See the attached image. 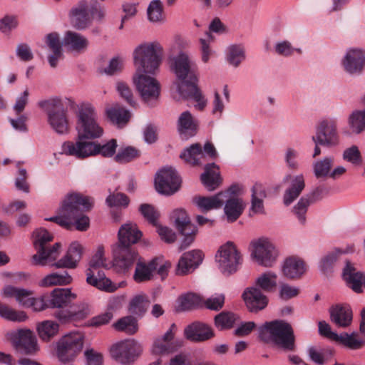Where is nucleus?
I'll return each mask as SVG.
<instances>
[{
  "mask_svg": "<svg viewBox=\"0 0 365 365\" xmlns=\"http://www.w3.org/2000/svg\"><path fill=\"white\" fill-rule=\"evenodd\" d=\"M163 48L158 43H143L133 52L136 73L133 82L143 101L149 106L158 99L160 87L156 79L145 73L155 74L162 61Z\"/></svg>",
  "mask_w": 365,
  "mask_h": 365,
  "instance_id": "obj_1",
  "label": "nucleus"
},
{
  "mask_svg": "<svg viewBox=\"0 0 365 365\" xmlns=\"http://www.w3.org/2000/svg\"><path fill=\"white\" fill-rule=\"evenodd\" d=\"M170 68L179 81L178 89L180 95L185 98H192L197 103L195 107L202 110L207 100L197 86L199 72L195 62L187 53L180 52L170 58Z\"/></svg>",
  "mask_w": 365,
  "mask_h": 365,
  "instance_id": "obj_2",
  "label": "nucleus"
},
{
  "mask_svg": "<svg viewBox=\"0 0 365 365\" xmlns=\"http://www.w3.org/2000/svg\"><path fill=\"white\" fill-rule=\"evenodd\" d=\"M93 206L91 198L80 193H71L66 196L58 210V215L48 219L60 226L71 230L74 226L79 231H86L89 227L88 217L83 212L88 211Z\"/></svg>",
  "mask_w": 365,
  "mask_h": 365,
  "instance_id": "obj_3",
  "label": "nucleus"
},
{
  "mask_svg": "<svg viewBox=\"0 0 365 365\" xmlns=\"http://www.w3.org/2000/svg\"><path fill=\"white\" fill-rule=\"evenodd\" d=\"M76 130L78 139L76 143L65 142L62 145V151L67 155L76 156L78 153L84 150L80 146V143H92L91 140L102 136L103 129L97 122V115L94 108L91 105H83L78 113Z\"/></svg>",
  "mask_w": 365,
  "mask_h": 365,
  "instance_id": "obj_4",
  "label": "nucleus"
},
{
  "mask_svg": "<svg viewBox=\"0 0 365 365\" xmlns=\"http://www.w3.org/2000/svg\"><path fill=\"white\" fill-rule=\"evenodd\" d=\"M118 241L112 246L114 265L118 272L128 271L138 255L132 247L141 237L142 233L135 224H125L118 231Z\"/></svg>",
  "mask_w": 365,
  "mask_h": 365,
  "instance_id": "obj_5",
  "label": "nucleus"
},
{
  "mask_svg": "<svg viewBox=\"0 0 365 365\" xmlns=\"http://www.w3.org/2000/svg\"><path fill=\"white\" fill-rule=\"evenodd\" d=\"M259 337L287 351L295 350V336L292 326L282 320L266 322L259 329Z\"/></svg>",
  "mask_w": 365,
  "mask_h": 365,
  "instance_id": "obj_6",
  "label": "nucleus"
},
{
  "mask_svg": "<svg viewBox=\"0 0 365 365\" xmlns=\"http://www.w3.org/2000/svg\"><path fill=\"white\" fill-rule=\"evenodd\" d=\"M109 268L110 264L104 257V247L99 246L96 254L92 257L89 267L86 271V282L98 289L108 292H113L117 287L111 280L106 277L103 271L100 268Z\"/></svg>",
  "mask_w": 365,
  "mask_h": 365,
  "instance_id": "obj_7",
  "label": "nucleus"
},
{
  "mask_svg": "<svg viewBox=\"0 0 365 365\" xmlns=\"http://www.w3.org/2000/svg\"><path fill=\"white\" fill-rule=\"evenodd\" d=\"M34 245L36 254L31 258V262L34 265L44 266L56 259L59 255V249L61 245L58 242L50 245L53 240V235L46 230L40 228L34 232Z\"/></svg>",
  "mask_w": 365,
  "mask_h": 365,
  "instance_id": "obj_8",
  "label": "nucleus"
},
{
  "mask_svg": "<svg viewBox=\"0 0 365 365\" xmlns=\"http://www.w3.org/2000/svg\"><path fill=\"white\" fill-rule=\"evenodd\" d=\"M38 105L46 113L47 122L56 133L65 135L69 132L67 109L64 107L61 99L52 98L41 101Z\"/></svg>",
  "mask_w": 365,
  "mask_h": 365,
  "instance_id": "obj_9",
  "label": "nucleus"
},
{
  "mask_svg": "<svg viewBox=\"0 0 365 365\" xmlns=\"http://www.w3.org/2000/svg\"><path fill=\"white\" fill-rule=\"evenodd\" d=\"M83 346V336L75 332L63 336L57 343L56 354L63 363L73 361L80 354Z\"/></svg>",
  "mask_w": 365,
  "mask_h": 365,
  "instance_id": "obj_10",
  "label": "nucleus"
},
{
  "mask_svg": "<svg viewBox=\"0 0 365 365\" xmlns=\"http://www.w3.org/2000/svg\"><path fill=\"white\" fill-rule=\"evenodd\" d=\"M216 261L221 272L230 274L239 269L242 262V258L234 243L227 242L218 250Z\"/></svg>",
  "mask_w": 365,
  "mask_h": 365,
  "instance_id": "obj_11",
  "label": "nucleus"
},
{
  "mask_svg": "<svg viewBox=\"0 0 365 365\" xmlns=\"http://www.w3.org/2000/svg\"><path fill=\"white\" fill-rule=\"evenodd\" d=\"M141 345L133 339L122 341L113 345L110 350L111 356L118 362L129 365L141 354Z\"/></svg>",
  "mask_w": 365,
  "mask_h": 365,
  "instance_id": "obj_12",
  "label": "nucleus"
},
{
  "mask_svg": "<svg viewBox=\"0 0 365 365\" xmlns=\"http://www.w3.org/2000/svg\"><path fill=\"white\" fill-rule=\"evenodd\" d=\"M318 326L319 332L322 336L339 342L350 349H360L365 345V340L357 338V332H353L351 334L343 333L341 334H338L331 330L330 325L325 321H320L318 324Z\"/></svg>",
  "mask_w": 365,
  "mask_h": 365,
  "instance_id": "obj_13",
  "label": "nucleus"
},
{
  "mask_svg": "<svg viewBox=\"0 0 365 365\" xmlns=\"http://www.w3.org/2000/svg\"><path fill=\"white\" fill-rule=\"evenodd\" d=\"M312 140L328 148L336 145L339 143L336 120L331 118L322 120L317 126Z\"/></svg>",
  "mask_w": 365,
  "mask_h": 365,
  "instance_id": "obj_14",
  "label": "nucleus"
},
{
  "mask_svg": "<svg viewBox=\"0 0 365 365\" xmlns=\"http://www.w3.org/2000/svg\"><path fill=\"white\" fill-rule=\"evenodd\" d=\"M181 180L173 168H164L157 173L155 179L156 190L165 195L176 192L180 187Z\"/></svg>",
  "mask_w": 365,
  "mask_h": 365,
  "instance_id": "obj_15",
  "label": "nucleus"
},
{
  "mask_svg": "<svg viewBox=\"0 0 365 365\" xmlns=\"http://www.w3.org/2000/svg\"><path fill=\"white\" fill-rule=\"evenodd\" d=\"M205 154L212 160H215L218 157L217 152L211 142H207L203 148L200 143H194L184 150L180 157L186 163L192 165H197L202 163Z\"/></svg>",
  "mask_w": 365,
  "mask_h": 365,
  "instance_id": "obj_16",
  "label": "nucleus"
},
{
  "mask_svg": "<svg viewBox=\"0 0 365 365\" xmlns=\"http://www.w3.org/2000/svg\"><path fill=\"white\" fill-rule=\"evenodd\" d=\"M252 255L259 264L269 267L276 262L278 252L268 239L262 238L255 242Z\"/></svg>",
  "mask_w": 365,
  "mask_h": 365,
  "instance_id": "obj_17",
  "label": "nucleus"
},
{
  "mask_svg": "<svg viewBox=\"0 0 365 365\" xmlns=\"http://www.w3.org/2000/svg\"><path fill=\"white\" fill-rule=\"evenodd\" d=\"M71 23L78 30L88 28L92 23L94 10L85 1H81L71 10Z\"/></svg>",
  "mask_w": 365,
  "mask_h": 365,
  "instance_id": "obj_18",
  "label": "nucleus"
},
{
  "mask_svg": "<svg viewBox=\"0 0 365 365\" xmlns=\"http://www.w3.org/2000/svg\"><path fill=\"white\" fill-rule=\"evenodd\" d=\"M80 146H82L84 150L81 153H78L75 157L79 159L86 158L89 156L101 155L103 157L113 156L117 148V141L115 139H111L107 143L101 145L95 142L92 143H80Z\"/></svg>",
  "mask_w": 365,
  "mask_h": 365,
  "instance_id": "obj_19",
  "label": "nucleus"
},
{
  "mask_svg": "<svg viewBox=\"0 0 365 365\" xmlns=\"http://www.w3.org/2000/svg\"><path fill=\"white\" fill-rule=\"evenodd\" d=\"M327 190L324 186L316 187L311 193L306 195L300 198L297 204L294 207V212L299 221L304 224L306 221L305 215L308 207L313 202L322 199L327 194Z\"/></svg>",
  "mask_w": 365,
  "mask_h": 365,
  "instance_id": "obj_20",
  "label": "nucleus"
},
{
  "mask_svg": "<svg viewBox=\"0 0 365 365\" xmlns=\"http://www.w3.org/2000/svg\"><path fill=\"white\" fill-rule=\"evenodd\" d=\"M247 309L252 312L264 309L268 304V298L257 287H250L242 294Z\"/></svg>",
  "mask_w": 365,
  "mask_h": 365,
  "instance_id": "obj_21",
  "label": "nucleus"
},
{
  "mask_svg": "<svg viewBox=\"0 0 365 365\" xmlns=\"http://www.w3.org/2000/svg\"><path fill=\"white\" fill-rule=\"evenodd\" d=\"M203 254L200 250H192L184 253L180 258L176 273L178 275L187 274L197 268L202 262Z\"/></svg>",
  "mask_w": 365,
  "mask_h": 365,
  "instance_id": "obj_22",
  "label": "nucleus"
},
{
  "mask_svg": "<svg viewBox=\"0 0 365 365\" xmlns=\"http://www.w3.org/2000/svg\"><path fill=\"white\" fill-rule=\"evenodd\" d=\"M291 180L289 187L285 190L283 200L285 205H289L292 203L302 193L305 187L304 178L302 174L292 176L287 175L284 179V182Z\"/></svg>",
  "mask_w": 365,
  "mask_h": 365,
  "instance_id": "obj_23",
  "label": "nucleus"
},
{
  "mask_svg": "<svg viewBox=\"0 0 365 365\" xmlns=\"http://www.w3.org/2000/svg\"><path fill=\"white\" fill-rule=\"evenodd\" d=\"M342 277L349 287L356 293L362 292V285L365 284V275L361 272L357 271L354 264L350 261L346 262Z\"/></svg>",
  "mask_w": 365,
  "mask_h": 365,
  "instance_id": "obj_24",
  "label": "nucleus"
},
{
  "mask_svg": "<svg viewBox=\"0 0 365 365\" xmlns=\"http://www.w3.org/2000/svg\"><path fill=\"white\" fill-rule=\"evenodd\" d=\"M330 319L338 327H348L352 322L353 314L348 304H336L329 308Z\"/></svg>",
  "mask_w": 365,
  "mask_h": 365,
  "instance_id": "obj_25",
  "label": "nucleus"
},
{
  "mask_svg": "<svg viewBox=\"0 0 365 365\" xmlns=\"http://www.w3.org/2000/svg\"><path fill=\"white\" fill-rule=\"evenodd\" d=\"M365 65V51L360 49H352L347 52L343 60V66L350 74H359Z\"/></svg>",
  "mask_w": 365,
  "mask_h": 365,
  "instance_id": "obj_26",
  "label": "nucleus"
},
{
  "mask_svg": "<svg viewBox=\"0 0 365 365\" xmlns=\"http://www.w3.org/2000/svg\"><path fill=\"white\" fill-rule=\"evenodd\" d=\"M175 329H176V326L173 324L163 337L158 338L154 341L152 349L154 354H168L176 349L178 346L173 340Z\"/></svg>",
  "mask_w": 365,
  "mask_h": 365,
  "instance_id": "obj_27",
  "label": "nucleus"
},
{
  "mask_svg": "<svg viewBox=\"0 0 365 365\" xmlns=\"http://www.w3.org/2000/svg\"><path fill=\"white\" fill-rule=\"evenodd\" d=\"M227 192H218L212 196H195L192 202L202 212H207L211 210L220 208L225 203Z\"/></svg>",
  "mask_w": 365,
  "mask_h": 365,
  "instance_id": "obj_28",
  "label": "nucleus"
},
{
  "mask_svg": "<svg viewBox=\"0 0 365 365\" xmlns=\"http://www.w3.org/2000/svg\"><path fill=\"white\" fill-rule=\"evenodd\" d=\"M83 247L77 242L71 244L66 255L53 264L57 268H75L82 257Z\"/></svg>",
  "mask_w": 365,
  "mask_h": 365,
  "instance_id": "obj_29",
  "label": "nucleus"
},
{
  "mask_svg": "<svg viewBox=\"0 0 365 365\" xmlns=\"http://www.w3.org/2000/svg\"><path fill=\"white\" fill-rule=\"evenodd\" d=\"M62 44L70 51L83 53L88 48L89 41L79 33L67 31L64 34Z\"/></svg>",
  "mask_w": 365,
  "mask_h": 365,
  "instance_id": "obj_30",
  "label": "nucleus"
},
{
  "mask_svg": "<svg viewBox=\"0 0 365 365\" xmlns=\"http://www.w3.org/2000/svg\"><path fill=\"white\" fill-rule=\"evenodd\" d=\"M185 335L190 341H203L214 336V332L207 325L194 322L185 328Z\"/></svg>",
  "mask_w": 365,
  "mask_h": 365,
  "instance_id": "obj_31",
  "label": "nucleus"
},
{
  "mask_svg": "<svg viewBox=\"0 0 365 365\" xmlns=\"http://www.w3.org/2000/svg\"><path fill=\"white\" fill-rule=\"evenodd\" d=\"M178 130L183 139L194 136L197 131V120L189 111L182 112L178 120Z\"/></svg>",
  "mask_w": 365,
  "mask_h": 365,
  "instance_id": "obj_32",
  "label": "nucleus"
},
{
  "mask_svg": "<svg viewBox=\"0 0 365 365\" xmlns=\"http://www.w3.org/2000/svg\"><path fill=\"white\" fill-rule=\"evenodd\" d=\"M201 181L209 191L217 189L222 183L219 167L214 163L205 166V172L200 176Z\"/></svg>",
  "mask_w": 365,
  "mask_h": 365,
  "instance_id": "obj_33",
  "label": "nucleus"
},
{
  "mask_svg": "<svg viewBox=\"0 0 365 365\" xmlns=\"http://www.w3.org/2000/svg\"><path fill=\"white\" fill-rule=\"evenodd\" d=\"M51 308H61L68 306L76 298V294L69 289L56 288L48 294Z\"/></svg>",
  "mask_w": 365,
  "mask_h": 365,
  "instance_id": "obj_34",
  "label": "nucleus"
},
{
  "mask_svg": "<svg viewBox=\"0 0 365 365\" xmlns=\"http://www.w3.org/2000/svg\"><path fill=\"white\" fill-rule=\"evenodd\" d=\"M283 274L289 279L301 277L306 272L304 262L297 257H290L286 259L282 268Z\"/></svg>",
  "mask_w": 365,
  "mask_h": 365,
  "instance_id": "obj_35",
  "label": "nucleus"
},
{
  "mask_svg": "<svg viewBox=\"0 0 365 365\" xmlns=\"http://www.w3.org/2000/svg\"><path fill=\"white\" fill-rule=\"evenodd\" d=\"M16 347L25 354H32L37 351V340L34 334L30 330H19Z\"/></svg>",
  "mask_w": 365,
  "mask_h": 365,
  "instance_id": "obj_36",
  "label": "nucleus"
},
{
  "mask_svg": "<svg viewBox=\"0 0 365 365\" xmlns=\"http://www.w3.org/2000/svg\"><path fill=\"white\" fill-rule=\"evenodd\" d=\"M158 266V258L152 259L148 264L138 262L133 274V279L137 283L150 281L153 277V272L157 269Z\"/></svg>",
  "mask_w": 365,
  "mask_h": 365,
  "instance_id": "obj_37",
  "label": "nucleus"
},
{
  "mask_svg": "<svg viewBox=\"0 0 365 365\" xmlns=\"http://www.w3.org/2000/svg\"><path fill=\"white\" fill-rule=\"evenodd\" d=\"M46 43L53 52L48 58V63L52 68H56L58 59L62 56L61 43L59 35L57 33H51L46 37Z\"/></svg>",
  "mask_w": 365,
  "mask_h": 365,
  "instance_id": "obj_38",
  "label": "nucleus"
},
{
  "mask_svg": "<svg viewBox=\"0 0 365 365\" xmlns=\"http://www.w3.org/2000/svg\"><path fill=\"white\" fill-rule=\"evenodd\" d=\"M106 115L112 123L119 128L126 125L130 118V112L118 104L107 109Z\"/></svg>",
  "mask_w": 365,
  "mask_h": 365,
  "instance_id": "obj_39",
  "label": "nucleus"
},
{
  "mask_svg": "<svg viewBox=\"0 0 365 365\" xmlns=\"http://www.w3.org/2000/svg\"><path fill=\"white\" fill-rule=\"evenodd\" d=\"M225 214L227 221L233 222L242 215L244 210L242 200L237 197H230L225 199Z\"/></svg>",
  "mask_w": 365,
  "mask_h": 365,
  "instance_id": "obj_40",
  "label": "nucleus"
},
{
  "mask_svg": "<svg viewBox=\"0 0 365 365\" xmlns=\"http://www.w3.org/2000/svg\"><path fill=\"white\" fill-rule=\"evenodd\" d=\"M267 197L264 187L261 184H255L252 188L251 210L255 213H264L263 200Z\"/></svg>",
  "mask_w": 365,
  "mask_h": 365,
  "instance_id": "obj_41",
  "label": "nucleus"
},
{
  "mask_svg": "<svg viewBox=\"0 0 365 365\" xmlns=\"http://www.w3.org/2000/svg\"><path fill=\"white\" fill-rule=\"evenodd\" d=\"M352 252H354L353 246L348 247L346 250H342L339 248L334 249L321 259L320 269L322 272L324 274L328 273L331 271L334 264L341 255Z\"/></svg>",
  "mask_w": 365,
  "mask_h": 365,
  "instance_id": "obj_42",
  "label": "nucleus"
},
{
  "mask_svg": "<svg viewBox=\"0 0 365 365\" xmlns=\"http://www.w3.org/2000/svg\"><path fill=\"white\" fill-rule=\"evenodd\" d=\"M245 58V50L242 45L233 44L227 48L226 59L231 66L238 67Z\"/></svg>",
  "mask_w": 365,
  "mask_h": 365,
  "instance_id": "obj_43",
  "label": "nucleus"
},
{
  "mask_svg": "<svg viewBox=\"0 0 365 365\" xmlns=\"http://www.w3.org/2000/svg\"><path fill=\"white\" fill-rule=\"evenodd\" d=\"M348 125L351 132L360 134L365 130V109L354 110L348 118Z\"/></svg>",
  "mask_w": 365,
  "mask_h": 365,
  "instance_id": "obj_44",
  "label": "nucleus"
},
{
  "mask_svg": "<svg viewBox=\"0 0 365 365\" xmlns=\"http://www.w3.org/2000/svg\"><path fill=\"white\" fill-rule=\"evenodd\" d=\"M72 277L66 271L58 273H52L45 277L41 282V287H50L53 285H66L71 282Z\"/></svg>",
  "mask_w": 365,
  "mask_h": 365,
  "instance_id": "obj_45",
  "label": "nucleus"
},
{
  "mask_svg": "<svg viewBox=\"0 0 365 365\" xmlns=\"http://www.w3.org/2000/svg\"><path fill=\"white\" fill-rule=\"evenodd\" d=\"M148 297L145 294L134 297L129 304V312L138 317H143L149 305Z\"/></svg>",
  "mask_w": 365,
  "mask_h": 365,
  "instance_id": "obj_46",
  "label": "nucleus"
},
{
  "mask_svg": "<svg viewBox=\"0 0 365 365\" xmlns=\"http://www.w3.org/2000/svg\"><path fill=\"white\" fill-rule=\"evenodd\" d=\"M0 317L15 322H25L28 317L24 311H17L9 305L0 302Z\"/></svg>",
  "mask_w": 365,
  "mask_h": 365,
  "instance_id": "obj_47",
  "label": "nucleus"
},
{
  "mask_svg": "<svg viewBox=\"0 0 365 365\" xmlns=\"http://www.w3.org/2000/svg\"><path fill=\"white\" fill-rule=\"evenodd\" d=\"M239 317L230 312H222L215 317V324L220 330L230 329L238 321Z\"/></svg>",
  "mask_w": 365,
  "mask_h": 365,
  "instance_id": "obj_48",
  "label": "nucleus"
},
{
  "mask_svg": "<svg viewBox=\"0 0 365 365\" xmlns=\"http://www.w3.org/2000/svg\"><path fill=\"white\" fill-rule=\"evenodd\" d=\"M180 305L178 311H187L199 307L203 304L202 299L200 296L188 293L179 298Z\"/></svg>",
  "mask_w": 365,
  "mask_h": 365,
  "instance_id": "obj_49",
  "label": "nucleus"
},
{
  "mask_svg": "<svg viewBox=\"0 0 365 365\" xmlns=\"http://www.w3.org/2000/svg\"><path fill=\"white\" fill-rule=\"evenodd\" d=\"M37 331L39 337L48 341L58 333V324L53 321H44L38 325Z\"/></svg>",
  "mask_w": 365,
  "mask_h": 365,
  "instance_id": "obj_50",
  "label": "nucleus"
},
{
  "mask_svg": "<svg viewBox=\"0 0 365 365\" xmlns=\"http://www.w3.org/2000/svg\"><path fill=\"white\" fill-rule=\"evenodd\" d=\"M116 330L124 331L128 334H134L138 331V322L133 316H127L120 318L115 324Z\"/></svg>",
  "mask_w": 365,
  "mask_h": 365,
  "instance_id": "obj_51",
  "label": "nucleus"
},
{
  "mask_svg": "<svg viewBox=\"0 0 365 365\" xmlns=\"http://www.w3.org/2000/svg\"><path fill=\"white\" fill-rule=\"evenodd\" d=\"M180 233L184 236L180 250H183L189 247L195 240L197 229L191 222L182 226V229H178Z\"/></svg>",
  "mask_w": 365,
  "mask_h": 365,
  "instance_id": "obj_52",
  "label": "nucleus"
},
{
  "mask_svg": "<svg viewBox=\"0 0 365 365\" xmlns=\"http://www.w3.org/2000/svg\"><path fill=\"white\" fill-rule=\"evenodd\" d=\"M140 156V151L132 146H127L119 150L114 159L118 163H126Z\"/></svg>",
  "mask_w": 365,
  "mask_h": 365,
  "instance_id": "obj_53",
  "label": "nucleus"
},
{
  "mask_svg": "<svg viewBox=\"0 0 365 365\" xmlns=\"http://www.w3.org/2000/svg\"><path fill=\"white\" fill-rule=\"evenodd\" d=\"M308 354L312 361L319 365H323L332 356L333 352L329 349L312 346L308 349Z\"/></svg>",
  "mask_w": 365,
  "mask_h": 365,
  "instance_id": "obj_54",
  "label": "nucleus"
},
{
  "mask_svg": "<svg viewBox=\"0 0 365 365\" xmlns=\"http://www.w3.org/2000/svg\"><path fill=\"white\" fill-rule=\"evenodd\" d=\"M24 307H32L34 311H42L51 308L48 294H44L40 298L31 297L25 298L22 304Z\"/></svg>",
  "mask_w": 365,
  "mask_h": 365,
  "instance_id": "obj_55",
  "label": "nucleus"
},
{
  "mask_svg": "<svg viewBox=\"0 0 365 365\" xmlns=\"http://www.w3.org/2000/svg\"><path fill=\"white\" fill-rule=\"evenodd\" d=\"M256 285L264 292H271L277 286V274L272 272L262 274L257 279Z\"/></svg>",
  "mask_w": 365,
  "mask_h": 365,
  "instance_id": "obj_56",
  "label": "nucleus"
},
{
  "mask_svg": "<svg viewBox=\"0 0 365 365\" xmlns=\"http://www.w3.org/2000/svg\"><path fill=\"white\" fill-rule=\"evenodd\" d=\"M147 14L152 22L161 21L163 19V5L160 0H153L148 5Z\"/></svg>",
  "mask_w": 365,
  "mask_h": 365,
  "instance_id": "obj_57",
  "label": "nucleus"
},
{
  "mask_svg": "<svg viewBox=\"0 0 365 365\" xmlns=\"http://www.w3.org/2000/svg\"><path fill=\"white\" fill-rule=\"evenodd\" d=\"M3 294L5 297H14L21 305L24 299L33 294L32 292L17 288L11 285L6 286L3 289Z\"/></svg>",
  "mask_w": 365,
  "mask_h": 365,
  "instance_id": "obj_58",
  "label": "nucleus"
},
{
  "mask_svg": "<svg viewBox=\"0 0 365 365\" xmlns=\"http://www.w3.org/2000/svg\"><path fill=\"white\" fill-rule=\"evenodd\" d=\"M334 163V159L331 157H327L316 162L314 164V175L317 178L326 177L330 173L331 168Z\"/></svg>",
  "mask_w": 365,
  "mask_h": 365,
  "instance_id": "obj_59",
  "label": "nucleus"
},
{
  "mask_svg": "<svg viewBox=\"0 0 365 365\" xmlns=\"http://www.w3.org/2000/svg\"><path fill=\"white\" fill-rule=\"evenodd\" d=\"M213 41L214 37L209 32H206L205 38L200 39L202 61L204 63H207L210 60V58L212 55V50L210 46V43Z\"/></svg>",
  "mask_w": 365,
  "mask_h": 365,
  "instance_id": "obj_60",
  "label": "nucleus"
},
{
  "mask_svg": "<svg viewBox=\"0 0 365 365\" xmlns=\"http://www.w3.org/2000/svg\"><path fill=\"white\" fill-rule=\"evenodd\" d=\"M139 211L150 223L156 226L159 213L153 205L150 204H142L139 207Z\"/></svg>",
  "mask_w": 365,
  "mask_h": 365,
  "instance_id": "obj_61",
  "label": "nucleus"
},
{
  "mask_svg": "<svg viewBox=\"0 0 365 365\" xmlns=\"http://www.w3.org/2000/svg\"><path fill=\"white\" fill-rule=\"evenodd\" d=\"M128 197L121 192L113 193L106 198V203L110 207H127L129 204Z\"/></svg>",
  "mask_w": 365,
  "mask_h": 365,
  "instance_id": "obj_62",
  "label": "nucleus"
},
{
  "mask_svg": "<svg viewBox=\"0 0 365 365\" xmlns=\"http://www.w3.org/2000/svg\"><path fill=\"white\" fill-rule=\"evenodd\" d=\"M116 88L120 96L128 104L133 107L135 106L136 103L133 98L132 91L127 83L119 81L117 83Z\"/></svg>",
  "mask_w": 365,
  "mask_h": 365,
  "instance_id": "obj_63",
  "label": "nucleus"
},
{
  "mask_svg": "<svg viewBox=\"0 0 365 365\" xmlns=\"http://www.w3.org/2000/svg\"><path fill=\"white\" fill-rule=\"evenodd\" d=\"M299 157V153L294 148H288L286 150L284 155V160L286 162L287 166L293 170H298L299 165L297 161V158Z\"/></svg>",
  "mask_w": 365,
  "mask_h": 365,
  "instance_id": "obj_64",
  "label": "nucleus"
}]
</instances>
